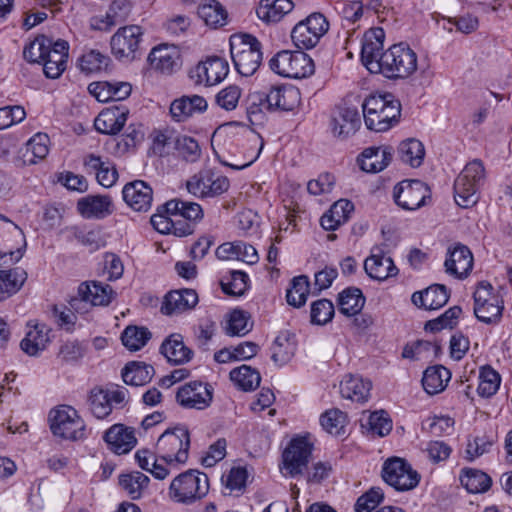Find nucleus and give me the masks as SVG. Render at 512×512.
<instances>
[{"mask_svg":"<svg viewBox=\"0 0 512 512\" xmlns=\"http://www.w3.org/2000/svg\"><path fill=\"white\" fill-rule=\"evenodd\" d=\"M51 46V39L45 36L35 38L25 46L23 50L24 58L31 63H42L48 48Z\"/></svg>","mask_w":512,"mask_h":512,"instance_id":"obj_59","label":"nucleus"},{"mask_svg":"<svg viewBox=\"0 0 512 512\" xmlns=\"http://www.w3.org/2000/svg\"><path fill=\"white\" fill-rule=\"evenodd\" d=\"M398 156L403 163L414 168L419 167L425 156L424 145L414 138L404 140L398 146Z\"/></svg>","mask_w":512,"mask_h":512,"instance_id":"obj_49","label":"nucleus"},{"mask_svg":"<svg viewBox=\"0 0 512 512\" xmlns=\"http://www.w3.org/2000/svg\"><path fill=\"white\" fill-rule=\"evenodd\" d=\"M88 404L91 413L98 419H103L112 412L109 390L99 387L93 388L88 397Z\"/></svg>","mask_w":512,"mask_h":512,"instance_id":"obj_53","label":"nucleus"},{"mask_svg":"<svg viewBox=\"0 0 512 512\" xmlns=\"http://www.w3.org/2000/svg\"><path fill=\"white\" fill-rule=\"evenodd\" d=\"M252 329L249 316L241 310H234L228 321L226 332L230 336H244Z\"/></svg>","mask_w":512,"mask_h":512,"instance_id":"obj_64","label":"nucleus"},{"mask_svg":"<svg viewBox=\"0 0 512 512\" xmlns=\"http://www.w3.org/2000/svg\"><path fill=\"white\" fill-rule=\"evenodd\" d=\"M78 212L86 219H103L112 214V199L107 195H88L78 200Z\"/></svg>","mask_w":512,"mask_h":512,"instance_id":"obj_27","label":"nucleus"},{"mask_svg":"<svg viewBox=\"0 0 512 512\" xmlns=\"http://www.w3.org/2000/svg\"><path fill=\"white\" fill-rule=\"evenodd\" d=\"M248 121L255 126L264 124L269 112L263 90L250 92L244 100Z\"/></svg>","mask_w":512,"mask_h":512,"instance_id":"obj_41","label":"nucleus"},{"mask_svg":"<svg viewBox=\"0 0 512 512\" xmlns=\"http://www.w3.org/2000/svg\"><path fill=\"white\" fill-rule=\"evenodd\" d=\"M104 441L116 454L128 453L135 446L137 440L134 432L122 424L110 427L103 436Z\"/></svg>","mask_w":512,"mask_h":512,"instance_id":"obj_31","label":"nucleus"},{"mask_svg":"<svg viewBox=\"0 0 512 512\" xmlns=\"http://www.w3.org/2000/svg\"><path fill=\"white\" fill-rule=\"evenodd\" d=\"M313 446L305 437L293 438L282 455L280 467L284 476L296 478L307 469Z\"/></svg>","mask_w":512,"mask_h":512,"instance_id":"obj_12","label":"nucleus"},{"mask_svg":"<svg viewBox=\"0 0 512 512\" xmlns=\"http://www.w3.org/2000/svg\"><path fill=\"white\" fill-rule=\"evenodd\" d=\"M150 65L155 70L170 74L180 66V54L176 48L166 45L152 49L148 56Z\"/></svg>","mask_w":512,"mask_h":512,"instance_id":"obj_33","label":"nucleus"},{"mask_svg":"<svg viewBox=\"0 0 512 512\" xmlns=\"http://www.w3.org/2000/svg\"><path fill=\"white\" fill-rule=\"evenodd\" d=\"M49 137L44 133L35 134L25 146V151L22 155L23 163L25 165H32L37 163L38 160L44 159L49 152Z\"/></svg>","mask_w":512,"mask_h":512,"instance_id":"obj_47","label":"nucleus"},{"mask_svg":"<svg viewBox=\"0 0 512 512\" xmlns=\"http://www.w3.org/2000/svg\"><path fill=\"white\" fill-rule=\"evenodd\" d=\"M213 400V388L208 383L191 381L178 388L177 403L185 409L204 410Z\"/></svg>","mask_w":512,"mask_h":512,"instance_id":"obj_15","label":"nucleus"},{"mask_svg":"<svg viewBox=\"0 0 512 512\" xmlns=\"http://www.w3.org/2000/svg\"><path fill=\"white\" fill-rule=\"evenodd\" d=\"M189 448L190 434L183 425L164 431L156 444V450L160 458L169 465L186 463Z\"/></svg>","mask_w":512,"mask_h":512,"instance_id":"obj_6","label":"nucleus"},{"mask_svg":"<svg viewBox=\"0 0 512 512\" xmlns=\"http://www.w3.org/2000/svg\"><path fill=\"white\" fill-rule=\"evenodd\" d=\"M208 490V476L198 470H188L173 479L169 493L174 501L190 504L203 498Z\"/></svg>","mask_w":512,"mask_h":512,"instance_id":"obj_7","label":"nucleus"},{"mask_svg":"<svg viewBox=\"0 0 512 512\" xmlns=\"http://www.w3.org/2000/svg\"><path fill=\"white\" fill-rule=\"evenodd\" d=\"M151 338L150 331L145 327L128 326L122 333L123 345L130 351H138Z\"/></svg>","mask_w":512,"mask_h":512,"instance_id":"obj_56","label":"nucleus"},{"mask_svg":"<svg viewBox=\"0 0 512 512\" xmlns=\"http://www.w3.org/2000/svg\"><path fill=\"white\" fill-rule=\"evenodd\" d=\"M334 305L328 299H320L311 305V322L317 325H325L334 316Z\"/></svg>","mask_w":512,"mask_h":512,"instance_id":"obj_62","label":"nucleus"},{"mask_svg":"<svg viewBox=\"0 0 512 512\" xmlns=\"http://www.w3.org/2000/svg\"><path fill=\"white\" fill-rule=\"evenodd\" d=\"M153 366L144 362H129L122 370L123 381L127 385L142 386L151 381L154 375Z\"/></svg>","mask_w":512,"mask_h":512,"instance_id":"obj_43","label":"nucleus"},{"mask_svg":"<svg viewBox=\"0 0 512 512\" xmlns=\"http://www.w3.org/2000/svg\"><path fill=\"white\" fill-rule=\"evenodd\" d=\"M160 353L168 362L175 365L189 362L194 355L193 351L185 345L183 336L178 333L169 335L163 341L160 346Z\"/></svg>","mask_w":512,"mask_h":512,"instance_id":"obj_30","label":"nucleus"},{"mask_svg":"<svg viewBox=\"0 0 512 512\" xmlns=\"http://www.w3.org/2000/svg\"><path fill=\"white\" fill-rule=\"evenodd\" d=\"M364 121L369 130L385 132L397 124L401 104L393 94L371 95L362 104Z\"/></svg>","mask_w":512,"mask_h":512,"instance_id":"obj_1","label":"nucleus"},{"mask_svg":"<svg viewBox=\"0 0 512 512\" xmlns=\"http://www.w3.org/2000/svg\"><path fill=\"white\" fill-rule=\"evenodd\" d=\"M207 101L199 95H184L175 99L170 105L171 117L177 122H183L196 113L206 111Z\"/></svg>","mask_w":512,"mask_h":512,"instance_id":"obj_29","label":"nucleus"},{"mask_svg":"<svg viewBox=\"0 0 512 512\" xmlns=\"http://www.w3.org/2000/svg\"><path fill=\"white\" fill-rule=\"evenodd\" d=\"M328 29L329 22L325 16L315 12L295 25L291 38L299 49H310L317 45Z\"/></svg>","mask_w":512,"mask_h":512,"instance_id":"obj_11","label":"nucleus"},{"mask_svg":"<svg viewBox=\"0 0 512 512\" xmlns=\"http://www.w3.org/2000/svg\"><path fill=\"white\" fill-rule=\"evenodd\" d=\"M113 290L108 284L101 282H84L78 287V296L70 301V305L75 310L82 302L90 303L93 306H106L111 302Z\"/></svg>","mask_w":512,"mask_h":512,"instance_id":"obj_20","label":"nucleus"},{"mask_svg":"<svg viewBox=\"0 0 512 512\" xmlns=\"http://www.w3.org/2000/svg\"><path fill=\"white\" fill-rule=\"evenodd\" d=\"M367 424L369 431L379 437L388 435L392 430V420L384 410L371 413Z\"/></svg>","mask_w":512,"mask_h":512,"instance_id":"obj_63","label":"nucleus"},{"mask_svg":"<svg viewBox=\"0 0 512 512\" xmlns=\"http://www.w3.org/2000/svg\"><path fill=\"white\" fill-rule=\"evenodd\" d=\"M84 164L96 173L97 181L103 187H112L118 179V171L115 165L109 160H103L94 154L88 155Z\"/></svg>","mask_w":512,"mask_h":512,"instance_id":"obj_35","label":"nucleus"},{"mask_svg":"<svg viewBox=\"0 0 512 512\" xmlns=\"http://www.w3.org/2000/svg\"><path fill=\"white\" fill-rule=\"evenodd\" d=\"M309 279L305 275L293 278L291 287L287 290L286 299L287 303L293 307H301L307 301L309 294Z\"/></svg>","mask_w":512,"mask_h":512,"instance_id":"obj_55","label":"nucleus"},{"mask_svg":"<svg viewBox=\"0 0 512 512\" xmlns=\"http://www.w3.org/2000/svg\"><path fill=\"white\" fill-rule=\"evenodd\" d=\"M230 379L244 391L256 389L261 382L259 371L248 365H242L231 370Z\"/></svg>","mask_w":512,"mask_h":512,"instance_id":"obj_51","label":"nucleus"},{"mask_svg":"<svg viewBox=\"0 0 512 512\" xmlns=\"http://www.w3.org/2000/svg\"><path fill=\"white\" fill-rule=\"evenodd\" d=\"M198 15L206 25L218 28L226 25L228 13L217 0H205L198 7Z\"/></svg>","mask_w":512,"mask_h":512,"instance_id":"obj_44","label":"nucleus"},{"mask_svg":"<svg viewBox=\"0 0 512 512\" xmlns=\"http://www.w3.org/2000/svg\"><path fill=\"white\" fill-rule=\"evenodd\" d=\"M269 112L292 111L301 102V93L291 84L271 85L263 90Z\"/></svg>","mask_w":512,"mask_h":512,"instance_id":"obj_18","label":"nucleus"},{"mask_svg":"<svg viewBox=\"0 0 512 512\" xmlns=\"http://www.w3.org/2000/svg\"><path fill=\"white\" fill-rule=\"evenodd\" d=\"M108 60L109 58L99 51L90 50L81 56L79 66L83 72L96 73L106 68Z\"/></svg>","mask_w":512,"mask_h":512,"instance_id":"obj_61","label":"nucleus"},{"mask_svg":"<svg viewBox=\"0 0 512 512\" xmlns=\"http://www.w3.org/2000/svg\"><path fill=\"white\" fill-rule=\"evenodd\" d=\"M461 484L470 493H483L491 487V478L484 472L475 469H467L460 476Z\"/></svg>","mask_w":512,"mask_h":512,"instance_id":"obj_52","label":"nucleus"},{"mask_svg":"<svg viewBox=\"0 0 512 512\" xmlns=\"http://www.w3.org/2000/svg\"><path fill=\"white\" fill-rule=\"evenodd\" d=\"M446 272L458 279L466 278L473 268V255L470 249L462 244L455 245L448 250L445 260Z\"/></svg>","mask_w":512,"mask_h":512,"instance_id":"obj_26","label":"nucleus"},{"mask_svg":"<svg viewBox=\"0 0 512 512\" xmlns=\"http://www.w3.org/2000/svg\"><path fill=\"white\" fill-rule=\"evenodd\" d=\"M123 200L134 211L147 212L153 201V190L143 180L127 183L122 190Z\"/></svg>","mask_w":512,"mask_h":512,"instance_id":"obj_23","label":"nucleus"},{"mask_svg":"<svg viewBox=\"0 0 512 512\" xmlns=\"http://www.w3.org/2000/svg\"><path fill=\"white\" fill-rule=\"evenodd\" d=\"M379 68L386 78H407L417 69V55L408 45L394 44L382 53Z\"/></svg>","mask_w":512,"mask_h":512,"instance_id":"obj_4","label":"nucleus"},{"mask_svg":"<svg viewBox=\"0 0 512 512\" xmlns=\"http://www.w3.org/2000/svg\"><path fill=\"white\" fill-rule=\"evenodd\" d=\"M353 210L354 205L351 201L340 199L321 217L320 224L327 231L336 230L349 219Z\"/></svg>","mask_w":512,"mask_h":512,"instance_id":"obj_38","label":"nucleus"},{"mask_svg":"<svg viewBox=\"0 0 512 512\" xmlns=\"http://www.w3.org/2000/svg\"><path fill=\"white\" fill-rule=\"evenodd\" d=\"M364 270L370 278L378 281L396 276L399 271L392 258L385 257L380 250L379 253H372L364 261Z\"/></svg>","mask_w":512,"mask_h":512,"instance_id":"obj_32","label":"nucleus"},{"mask_svg":"<svg viewBox=\"0 0 512 512\" xmlns=\"http://www.w3.org/2000/svg\"><path fill=\"white\" fill-rule=\"evenodd\" d=\"M430 197L429 187L420 180H404L393 190L395 203L405 210H416Z\"/></svg>","mask_w":512,"mask_h":512,"instance_id":"obj_16","label":"nucleus"},{"mask_svg":"<svg viewBox=\"0 0 512 512\" xmlns=\"http://www.w3.org/2000/svg\"><path fill=\"white\" fill-rule=\"evenodd\" d=\"M346 414L339 409L326 411L320 417L322 427L330 434L340 435L346 424Z\"/></svg>","mask_w":512,"mask_h":512,"instance_id":"obj_60","label":"nucleus"},{"mask_svg":"<svg viewBox=\"0 0 512 512\" xmlns=\"http://www.w3.org/2000/svg\"><path fill=\"white\" fill-rule=\"evenodd\" d=\"M361 156V169L370 173L384 170L392 160V152L389 147H370L365 149Z\"/></svg>","mask_w":512,"mask_h":512,"instance_id":"obj_37","label":"nucleus"},{"mask_svg":"<svg viewBox=\"0 0 512 512\" xmlns=\"http://www.w3.org/2000/svg\"><path fill=\"white\" fill-rule=\"evenodd\" d=\"M173 145L179 157L186 162L195 163L201 157L202 152L198 141L190 136H176Z\"/></svg>","mask_w":512,"mask_h":512,"instance_id":"obj_54","label":"nucleus"},{"mask_svg":"<svg viewBox=\"0 0 512 512\" xmlns=\"http://www.w3.org/2000/svg\"><path fill=\"white\" fill-rule=\"evenodd\" d=\"M450 294L445 285L434 284L422 291H416L412 294V303L426 310H436L443 307Z\"/></svg>","mask_w":512,"mask_h":512,"instance_id":"obj_28","label":"nucleus"},{"mask_svg":"<svg viewBox=\"0 0 512 512\" xmlns=\"http://www.w3.org/2000/svg\"><path fill=\"white\" fill-rule=\"evenodd\" d=\"M230 52L234 66L242 76L253 75L261 64V44L250 34L231 36Z\"/></svg>","mask_w":512,"mask_h":512,"instance_id":"obj_3","label":"nucleus"},{"mask_svg":"<svg viewBox=\"0 0 512 512\" xmlns=\"http://www.w3.org/2000/svg\"><path fill=\"white\" fill-rule=\"evenodd\" d=\"M27 280V273L20 267L0 270V302L16 294Z\"/></svg>","mask_w":512,"mask_h":512,"instance_id":"obj_40","label":"nucleus"},{"mask_svg":"<svg viewBox=\"0 0 512 512\" xmlns=\"http://www.w3.org/2000/svg\"><path fill=\"white\" fill-rule=\"evenodd\" d=\"M485 181V168L481 160L469 162L454 182V199L458 206L470 208L478 200V191Z\"/></svg>","mask_w":512,"mask_h":512,"instance_id":"obj_2","label":"nucleus"},{"mask_svg":"<svg viewBox=\"0 0 512 512\" xmlns=\"http://www.w3.org/2000/svg\"><path fill=\"white\" fill-rule=\"evenodd\" d=\"M269 66L273 72L287 78L301 79L314 73L313 60L302 50L280 51L270 59Z\"/></svg>","mask_w":512,"mask_h":512,"instance_id":"obj_8","label":"nucleus"},{"mask_svg":"<svg viewBox=\"0 0 512 512\" xmlns=\"http://www.w3.org/2000/svg\"><path fill=\"white\" fill-rule=\"evenodd\" d=\"M294 4L291 0H261L256 9L258 18L266 23L280 21L292 11Z\"/></svg>","mask_w":512,"mask_h":512,"instance_id":"obj_39","label":"nucleus"},{"mask_svg":"<svg viewBox=\"0 0 512 512\" xmlns=\"http://www.w3.org/2000/svg\"><path fill=\"white\" fill-rule=\"evenodd\" d=\"M198 301V294L193 289L173 290L165 295L161 312L168 316L181 314L193 309Z\"/></svg>","mask_w":512,"mask_h":512,"instance_id":"obj_25","label":"nucleus"},{"mask_svg":"<svg viewBox=\"0 0 512 512\" xmlns=\"http://www.w3.org/2000/svg\"><path fill=\"white\" fill-rule=\"evenodd\" d=\"M21 238L26 245L22 230L11 220L0 214V266L18 262L22 258L20 248L15 251L9 245V237Z\"/></svg>","mask_w":512,"mask_h":512,"instance_id":"obj_19","label":"nucleus"},{"mask_svg":"<svg viewBox=\"0 0 512 512\" xmlns=\"http://www.w3.org/2000/svg\"><path fill=\"white\" fill-rule=\"evenodd\" d=\"M228 72V62L223 58L213 56L199 63L192 71L191 78L195 79L198 84L212 86L221 82Z\"/></svg>","mask_w":512,"mask_h":512,"instance_id":"obj_21","label":"nucleus"},{"mask_svg":"<svg viewBox=\"0 0 512 512\" xmlns=\"http://www.w3.org/2000/svg\"><path fill=\"white\" fill-rule=\"evenodd\" d=\"M162 208L173 217H181L193 224L203 217L202 207L195 202L172 199L163 204Z\"/></svg>","mask_w":512,"mask_h":512,"instance_id":"obj_42","label":"nucleus"},{"mask_svg":"<svg viewBox=\"0 0 512 512\" xmlns=\"http://www.w3.org/2000/svg\"><path fill=\"white\" fill-rule=\"evenodd\" d=\"M295 352V344L290 341L287 334L276 337L272 346V360L277 365H284L290 361Z\"/></svg>","mask_w":512,"mask_h":512,"instance_id":"obj_58","label":"nucleus"},{"mask_svg":"<svg viewBox=\"0 0 512 512\" xmlns=\"http://www.w3.org/2000/svg\"><path fill=\"white\" fill-rule=\"evenodd\" d=\"M383 480L397 491H409L420 482V474L403 458H388L382 466Z\"/></svg>","mask_w":512,"mask_h":512,"instance_id":"obj_10","label":"nucleus"},{"mask_svg":"<svg viewBox=\"0 0 512 512\" xmlns=\"http://www.w3.org/2000/svg\"><path fill=\"white\" fill-rule=\"evenodd\" d=\"M49 341L48 329L45 325H36L31 328L20 343V347L30 356L37 355L44 350Z\"/></svg>","mask_w":512,"mask_h":512,"instance_id":"obj_46","label":"nucleus"},{"mask_svg":"<svg viewBox=\"0 0 512 512\" xmlns=\"http://www.w3.org/2000/svg\"><path fill=\"white\" fill-rule=\"evenodd\" d=\"M143 30L138 25L121 27L112 36L110 45L112 54L119 60L132 61L137 57Z\"/></svg>","mask_w":512,"mask_h":512,"instance_id":"obj_14","label":"nucleus"},{"mask_svg":"<svg viewBox=\"0 0 512 512\" xmlns=\"http://www.w3.org/2000/svg\"><path fill=\"white\" fill-rule=\"evenodd\" d=\"M361 126V118L356 107L338 106L333 112L331 127L334 136L346 139L356 133Z\"/></svg>","mask_w":512,"mask_h":512,"instance_id":"obj_22","label":"nucleus"},{"mask_svg":"<svg viewBox=\"0 0 512 512\" xmlns=\"http://www.w3.org/2000/svg\"><path fill=\"white\" fill-rule=\"evenodd\" d=\"M450 372L443 366L429 367L424 371L422 386L429 395L440 393L444 390Z\"/></svg>","mask_w":512,"mask_h":512,"instance_id":"obj_48","label":"nucleus"},{"mask_svg":"<svg viewBox=\"0 0 512 512\" xmlns=\"http://www.w3.org/2000/svg\"><path fill=\"white\" fill-rule=\"evenodd\" d=\"M372 384L360 376L346 375L340 383V393L343 398L354 402L367 401Z\"/></svg>","mask_w":512,"mask_h":512,"instance_id":"obj_36","label":"nucleus"},{"mask_svg":"<svg viewBox=\"0 0 512 512\" xmlns=\"http://www.w3.org/2000/svg\"><path fill=\"white\" fill-rule=\"evenodd\" d=\"M127 114V110L118 107L108 108L96 117L94 126L102 134H116L125 125Z\"/></svg>","mask_w":512,"mask_h":512,"instance_id":"obj_34","label":"nucleus"},{"mask_svg":"<svg viewBox=\"0 0 512 512\" xmlns=\"http://www.w3.org/2000/svg\"><path fill=\"white\" fill-rule=\"evenodd\" d=\"M385 31L381 27H373L367 30L362 38L361 61L371 72L378 73L380 58L384 48Z\"/></svg>","mask_w":512,"mask_h":512,"instance_id":"obj_17","label":"nucleus"},{"mask_svg":"<svg viewBox=\"0 0 512 512\" xmlns=\"http://www.w3.org/2000/svg\"><path fill=\"white\" fill-rule=\"evenodd\" d=\"M365 304L362 291L356 287H349L339 294V311L346 316L358 315Z\"/></svg>","mask_w":512,"mask_h":512,"instance_id":"obj_45","label":"nucleus"},{"mask_svg":"<svg viewBox=\"0 0 512 512\" xmlns=\"http://www.w3.org/2000/svg\"><path fill=\"white\" fill-rule=\"evenodd\" d=\"M229 186V179L212 169H202L186 182L188 192L199 198L219 196Z\"/></svg>","mask_w":512,"mask_h":512,"instance_id":"obj_13","label":"nucleus"},{"mask_svg":"<svg viewBox=\"0 0 512 512\" xmlns=\"http://www.w3.org/2000/svg\"><path fill=\"white\" fill-rule=\"evenodd\" d=\"M474 314L485 324H498L504 309L501 298L493 293V287L488 282H480L474 292Z\"/></svg>","mask_w":512,"mask_h":512,"instance_id":"obj_9","label":"nucleus"},{"mask_svg":"<svg viewBox=\"0 0 512 512\" xmlns=\"http://www.w3.org/2000/svg\"><path fill=\"white\" fill-rule=\"evenodd\" d=\"M149 481L148 476L139 471L119 476V485L133 500L141 497L142 492L147 488Z\"/></svg>","mask_w":512,"mask_h":512,"instance_id":"obj_50","label":"nucleus"},{"mask_svg":"<svg viewBox=\"0 0 512 512\" xmlns=\"http://www.w3.org/2000/svg\"><path fill=\"white\" fill-rule=\"evenodd\" d=\"M69 44L65 40L51 41V46L42 61L43 72L47 78L56 79L66 69Z\"/></svg>","mask_w":512,"mask_h":512,"instance_id":"obj_24","label":"nucleus"},{"mask_svg":"<svg viewBox=\"0 0 512 512\" xmlns=\"http://www.w3.org/2000/svg\"><path fill=\"white\" fill-rule=\"evenodd\" d=\"M501 377L491 366H484L480 370L478 393L482 397H491L499 389Z\"/></svg>","mask_w":512,"mask_h":512,"instance_id":"obj_57","label":"nucleus"},{"mask_svg":"<svg viewBox=\"0 0 512 512\" xmlns=\"http://www.w3.org/2000/svg\"><path fill=\"white\" fill-rule=\"evenodd\" d=\"M49 427L55 437L79 441L86 438V425L76 409L61 405L49 412Z\"/></svg>","mask_w":512,"mask_h":512,"instance_id":"obj_5","label":"nucleus"}]
</instances>
